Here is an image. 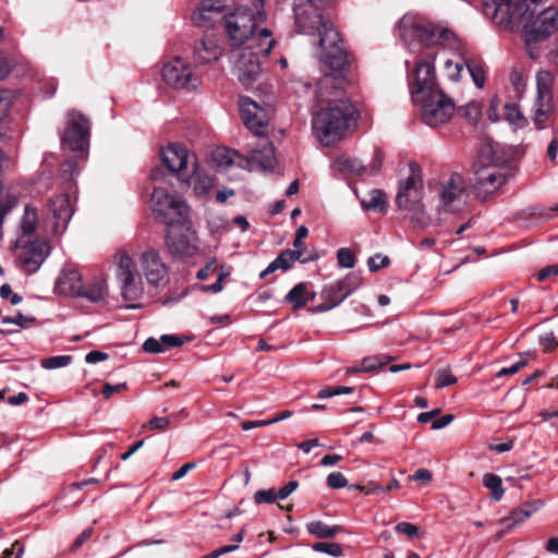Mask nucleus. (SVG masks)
<instances>
[{
    "label": "nucleus",
    "mask_w": 558,
    "mask_h": 558,
    "mask_svg": "<svg viewBox=\"0 0 558 558\" xmlns=\"http://www.w3.org/2000/svg\"><path fill=\"white\" fill-rule=\"evenodd\" d=\"M254 4L255 11L239 5L222 16L231 45L233 72L245 87L252 86L259 77L260 58L267 57L275 45L271 32L266 27L259 28L267 19L264 1L254 0Z\"/></svg>",
    "instance_id": "nucleus-1"
},
{
    "label": "nucleus",
    "mask_w": 558,
    "mask_h": 558,
    "mask_svg": "<svg viewBox=\"0 0 558 558\" xmlns=\"http://www.w3.org/2000/svg\"><path fill=\"white\" fill-rule=\"evenodd\" d=\"M547 0H493L485 4V14L505 29L520 28L526 53L541 56L539 44L558 31V9L545 7Z\"/></svg>",
    "instance_id": "nucleus-2"
},
{
    "label": "nucleus",
    "mask_w": 558,
    "mask_h": 558,
    "mask_svg": "<svg viewBox=\"0 0 558 558\" xmlns=\"http://www.w3.org/2000/svg\"><path fill=\"white\" fill-rule=\"evenodd\" d=\"M345 84L344 71L336 72L332 70H329V73L317 82L315 92L317 101L327 104L313 114L312 130L314 136L324 146L338 143L344 136L350 122L355 117L356 109L350 101L340 98H327L333 92L343 89Z\"/></svg>",
    "instance_id": "nucleus-3"
},
{
    "label": "nucleus",
    "mask_w": 558,
    "mask_h": 558,
    "mask_svg": "<svg viewBox=\"0 0 558 558\" xmlns=\"http://www.w3.org/2000/svg\"><path fill=\"white\" fill-rule=\"evenodd\" d=\"M294 25L300 34H319V45L323 49L320 59L328 70L345 71L348 57L341 47V38L332 24L324 22L319 8L313 0H294Z\"/></svg>",
    "instance_id": "nucleus-4"
},
{
    "label": "nucleus",
    "mask_w": 558,
    "mask_h": 558,
    "mask_svg": "<svg viewBox=\"0 0 558 558\" xmlns=\"http://www.w3.org/2000/svg\"><path fill=\"white\" fill-rule=\"evenodd\" d=\"M400 36L404 43L411 45L414 38H417L420 47L433 48L434 46H442L456 53V59L445 60L446 75L451 81H458L465 66L464 56L466 47L462 40L447 26L433 22H411L403 19L399 26Z\"/></svg>",
    "instance_id": "nucleus-5"
},
{
    "label": "nucleus",
    "mask_w": 558,
    "mask_h": 558,
    "mask_svg": "<svg viewBox=\"0 0 558 558\" xmlns=\"http://www.w3.org/2000/svg\"><path fill=\"white\" fill-rule=\"evenodd\" d=\"M422 199V172L416 163H410L408 175L399 182L396 204L399 209L409 213L410 220L414 226L421 229H425L433 225V219L426 213Z\"/></svg>",
    "instance_id": "nucleus-6"
},
{
    "label": "nucleus",
    "mask_w": 558,
    "mask_h": 558,
    "mask_svg": "<svg viewBox=\"0 0 558 558\" xmlns=\"http://www.w3.org/2000/svg\"><path fill=\"white\" fill-rule=\"evenodd\" d=\"M490 147L482 149L474 163L473 187L480 197H486L497 192L507 181L508 167L490 156Z\"/></svg>",
    "instance_id": "nucleus-7"
},
{
    "label": "nucleus",
    "mask_w": 558,
    "mask_h": 558,
    "mask_svg": "<svg viewBox=\"0 0 558 558\" xmlns=\"http://www.w3.org/2000/svg\"><path fill=\"white\" fill-rule=\"evenodd\" d=\"M117 266L116 277L121 291L122 299L129 304L126 308H138L136 302L144 294V283L141 272L137 270V264L125 251H119L114 255Z\"/></svg>",
    "instance_id": "nucleus-8"
},
{
    "label": "nucleus",
    "mask_w": 558,
    "mask_h": 558,
    "mask_svg": "<svg viewBox=\"0 0 558 558\" xmlns=\"http://www.w3.org/2000/svg\"><path fill=\"white\" fill-rule=\"evenodd\" d=\"M438 204L435 208L437 218L433 223L440 225L442 216L462 210L468 203L469 193L464 178L460 173H452L441 181L437 187Z\"/></svg>",
    "instance_id": "nucleus-9"
},
{
    "label": "nucleus",
    "mask_w": 558,
    "mask_h": 558,
    "mask_svg": "<svg viewBox=\"0 0 558 558\" xmlns=\"http://www.w3.org/2000/svg\"><path fill=\"white\" fill-rule=\"evenodd\" d=\"M412 52H418L422 58L415 62V66L410 78V94L412 100L420 99L423 96L430 95L434 92L440 90L436 82V74L434 69V56L430 52H424L427 49L424 46H418L417 38L409 45L404 43Z\"/></svg>",
    "instance_id": "nucleus-10"
},
{
    "label": "nucleus",
    "mask_w": 558,
    "mask_h": 558,
    "mask_svg": "<svg viewBox=\"0 0 558 558\" xmlns=\"http://www.w3.org/2000/svg\"><path fill=\"white\" fill-rule=\"evenodd\" d=\"M150 206L153 211L162 218L167 226L186 223L190 218V209L186 203L162 187L154 189Z\"/></svg>",
    "instance_id": "nucleus-11"
},
{
    "label": "nucleus",
    "mask_w": 558,
    "mask_h": 558,
    "mask_svg": "<svg viewBox=\"0 0 558 558\" xmlns=\"http://www.w3.org/2000/svg\"><path fill=\"white\" fill-rule=\"evenodd\" d=\"M412 101L421 106L422 120L430 128L449 122L456 112L454 102L441 89Z\"/></svg>",
    "instance_id": "nucleus-12"
},
{
    "label": "nucleus",
    "mask_w": 558,
    "mask_h": 558,
    "mask_svg": "<svg viewBox=\"0 0 558 558\" xmlns=\"http://www.w3.org/2000/svg\"><path fill=\"white\" fill-rule=\"evenodd\" d=\"M90 121L82 112L69 110L61 134L62 147L66 150L85 155L89 147Z\"/></svg>",
    "instance_id": "nucleus-13"
},
{
    "label": "nucleus",
    "mask_w": 558,
    "mask_h": 558,
    "mask_svg": "<svg viewBox=\"0 0 558 558\" xmlns=\"http://www.w3.org/2000/svg\"><path fill=\"white\" fill-rule=\"evenodd\" d=\"M160 156L162 165L183 182H189L196 170V157L181 145L170 144Z\"/></svg>",
    "instance_id": "nucleus-14"
},
{
    "label": "nucleus",
    "mask_w": 558,
    "mask_h": 558,
    "mask_svg": "<svg viewBox=\"0 0 558 558\" xmlns=\"http://www.w3.org/2000/svg\"><path fill=\"white\" fill-rule=\"evenodd\" d=\"M166 246L171 255L178 257H190L196 253L197 236L190 218L186 223L168 226Z\"/></svg>",
    "instance_id": "nucleus-15"
},
{
    "label": "nucleus",
    "mask_w": 558,
    "mask_h": 558,
    "mask_svg": "<svg viewBox=\"0 0 558 558\" xmlns=\"http://www.w3.org/2000/svg\"><path fill=\"white\" fill-rule=\"evenodd\" d=\"M74 214L71 196L61 193L51 197L47 205L46 228L53 235H61L68 229Z\"/></svg>",
    "instance_id": "nucleus-16"
},
{
    "label": "nucleus",
    "mask_w": 558,
    "mask_h": 558,
    "mask_svg": "<svg viewBox=\"0 0 558 558\" xmlns=\"http://www.w3.org/2000/svg\"><path fill=\"white\" fill-rule=\"evenodd\" d=\"M162 78L167 85L175 89L192 90L201 83L191 65L180 57L173 58L163 65Z\"/></svg>",
    "instance_id": "nucleus-17"
},
{
    "label": "nucleus",
    "mask_w": 558,
    "mask_h": 558,
    "mask_svg": "<svg viewBox=\"0 0 558 558\" xmlns=\"http://www.w3.org/2000/svg\"><path fill=\"white\" fill-rule=\"evenodd\" d=\"M20 267L28 275L35 274L50 254V245L46 240L26 242L24 238L16 241Z\"/></svg>",
    "instance_id": "nucleus-18"
},
{
    "label": "nucleus",
    "mask_w": 558,
    "mask_h": 558,
    "mask_svg": "<svg viewBox=\"0 0 558 558\" xmlns=\"http://www.w3.org/2000/svg\"><path fill=\"white\" fill-rule=\"evenodd\" d=\"M140 264L143 276L148 284L159 287L166 282L168 267L162 260L159 252L155 248H147L140 255Z\"/></svg>",
    "instance_id": "nucleus-19"
},
{
    "label": "nucleus",
    "mask_w": 558,
    "mask_h": 558,
    "mask_svg": "<svg viewBox=\"0 0 558 558\" xmlns=\"http://www.w3.org/2000/svg\"><path fill=\"white\" fill-rule=\"evenodd\" d=\"M240 167L248 171H270L276 166L275 148L268 140H263L257 148H250Z\"/></svg>",
    "instance_id": "nucleus-20"
},
{
    "label": "nucleus",
    "mask_w": 558,
    "mask_h": 558,
    "mask_svg": "<svg viewBox=\"0 0 558 558\" xmlns=\"http://www.w3.org/2000/svg\"><path fill=\"white\" fill-rule=\"evenodd\" d=\"M241 118L245 126L256 136H264L267 130L268 118L264 108L248 97L240 99Z\"/></svg>",
    "instance_id": "nucleus-21"
},
{
    "label": "nucleus",
    "mask_w": 558,
    "mask_h": 558,
    "mask_svg": "<svg viewBox=\"0 0 558 558\" xmlns=\"http://www.w3.org/2000/svg\"><path fill=\"white\" fill-rule=\"evenodd\" d=\"M360 279L354 274L329 284L323 290L324 299L331 302L328 308H332L343 302L359 286Z\"/></svg>",
    "instance_id": "nucleus-22"
},
{
    "label": "nucleus",
    "mask_w": 558,
    "mask_h": 558,
    "mask_svg": "<svg viewBox=\"0 0 558 558\" xmlns=\"http://www.w3.org/2000/svg\"><path fill=\"white\" fill-rule=\"evenodd\" d=\"M222 53V39L214 34L205 35L194 46V58L199 64L217 61Z\"/></svg>",
    "instance_id": "nucleus-23"
},
{
    "label": "nucleus",
    "mask_w": 558,
    "mask_h": 558,
    "mask_svg": "<svg viewBox=\"0 0 558 558\" xmlns=\"http://www.w3.org/2000/svg\"><path fill=\"white\" fill-rule=\"evenodd\" d=\"M83 280L81 274L75 269H64L59 275L56 289L60 294L81 296L83 294Z\"/></svg>",
    "instance_id": "nucleus-24"
},
{
    "label": "nucleus",
    "mask_w": 558,
    "mask_h": 558,
    "mask_svg": "<svg viewBox=\"0 0 558 558\" xmlns=\"http://www.w3.org/2000/svg\"><path fill=\"white\" fill-rule=\"evenodd\" d=\"M225 8V0H203L192 19L197 25H206L215 22L216 16L221 14Z\"/></svg>",
    "instance_id": "nucleus-25"
},
{
    "label": "nucleus",
    "mask_w": 558,
    "mask_h": 558,
    "mask_svg": "<svg viewBox=\"0 0 558 558\" xmlns=\"http://www.w3.org/2000/svg\"><path fill=\"white\" fill-rule=\"evenodd\" d=\"M317 258V255H306L304 256L303 252L291 251L290 248L282 251L272 262V266L276 270H288L291 268L293 263L300 260L303 264L308 262H313Z\"/></svg>",
    "instance_id": "nucleus-26"
},
{
    "label": "nucleus",
    "mask_w": 558,
    "mask_h": 558,
    "mask_svg": "<svg viewBox=\"0 0 558 558\" xmlns=\"http://www.w3.org/2000/svg\"><path fill=\"white\" fill-rule=\"evenodd\" d=\"M243 159L244 157L236 150L225 147L217 148L211 153L213 162L221 169H227L233 165H238L240 167V163H244Z\"/></svg>",
    "instance_id": "nucleus-27"
},
{
    "label": "nucleus",
    "mask_w": 558,
    "mask_h": 558,
    "mask_svg": "<svg viewBox=\"0 0 558 558\" xmlns=\"http://www.w3.org/2000/svg\"><path fill=\"white\" fill-rule=\"evenodd\" d=\"M558 214V204L551 205L548 208L541 207L537 205L529 206L520 213V218L529 219L532 218L537 222L548 221L554 219Z\"/></svg>",
    "instance_id": "nucleus-28"
},
{
    "label": "nucleus",
    "mask_w": 558,
    "mask_h": 558,
    "mask_svg": "<svg viewBox=\"0 0 558 558\" xmlns=\"http://www.w3.org/2000/svg\"><path fill=\"white\" fill-rule=\"evenodd\" d=\"M357 198L360 199L361 206L369 211V210H384L386 207L385 194L383 191L374 189L371 190L363 195H360L356 191H354Z\"/></svg>",
    "instance_id": "nucleus-29"
},
{
    "label": "nucleus",
    "mask_w": 558,
    "mask_h": 558,
    "mask_svg": "<svg viewBox=\"0 0 558 558\" xmlns=\"http://www.w3.org/2000/svg\"><path fill=\"white\" fill-rule=\"evenodd\" d=\"M553 96L550 97H542L537 96L533 106V120L538 129H544L545 122L553 111L551 104Z\"/></svg>",
    "instance_id": "nucleus-30"
},
{
    "label": "nucleus",
    "mask_w": 558,
    "mask_h": 558,
    "mask_svg": "<svg viewBox=\"0 0 558 558\" xmlns=\"http://www.w3.org/2000/svg\"><path fill=\"white\" fill-rule=\"evenodd\" d=\"M108 293L107 281L102 277L95 278L87 288L83 287V294L81 296L86 298L90 302H102Z\"/></svg>",
    "instance_id": "nucleus-31"
},
{
    "label": "nucleus",
    "mask_w": 558,
    "mask_h": 558,
    "mask_svg": "<svg viewBox=\"0 0 558 558\" xmlns=\"http://www.w3.org/2000/svg\"><path fill=\"white\" fill-rule=\"evenodd\" d=\"M306 531L317 538H333L342 531V527L340 525H328L317 520L308 522Z\"/></svg>",
    "instance_id": "nucleus-32"
},
{
    "label": "nucleus",
    "mask_w": 558,
    "mask_h": 558,
    "mask_svg": "<svg viewBox=\"0 0 558 558\" xmlns=\"http://www.w3.org/2000/svg\"><path fill=\"white\" fill-rule=\"evenodd\" d=\"M333 167L338 171L352 174H362L365 171V167L362 161L349 155H342L338 157L333 163Z\"/></svg>",
    "instance_id": "nucleus-33"
},
{
    "label": "nucleus",
    "mask_w": 558,
    "mask_h": 558,
    "mask_svg": "<svg viewBox=\"0 0 558 558\" xmlns=\"http://www.w3.org/2000/svg\"><path fill=\"white\" fill-rule=\"evenodd\" d=\"M483 484L490 492L492 499L498 501L502 498L505 489L502 487L500 476L493 473H486L483 476Z\"/></svg>",
    "instance_id": "nucleus-34"
},
{
    "label": "nucleus",
    "mask_w": 558,
    "mask_h": 558,
    "mask_svg": "<svg viewBox=\"0 0 558 558\" xmlns=\"http://www.w3.org/2000/svg\"><path fill=\"white\" fill-rule=\"evenodd\" d=\"M286 301L291 303L294 308H301L307 304L310 299L307 298V289L304 283H299L293 287L286 295Z\"/></svg>",
    "instance_id": "nucleus-35"
},
{
    "label": "nucleus",
    "mask_w": 558,
    "mask_h": 558,
    "mask_svg": "<svg viewBox=\"0 0 558 558\" xmlns=\"http://www.w3.org/2000/svg\"><path fill=\"white\" fill-rule=\"evenodd\" d=\"M554 84V75L547 70L538 71L536 74L537 96L550 97Z\"/></svg>",
    "instance_id": "nucleus-36"
},
{
    "label": "nucleus",
    "mask_w": 558,
    "mask_h": 558,
    "mask_svg": "<svg viewBox=\"0 0 558 558\" xmlns=\"http://www.w3.org/2000/svg\"><path fill=\"white\" fill-rule=\"evenodd\" d=\"M37 227V211L29 206L25 207L24 216L21 221L23 235L33 234Z\"/></svg>",
    "instance_id": "nucleus-37"
},
{
    "label": "nucleus",
    "mask_w": 558,
    "mask_h": 558,
    "mask_svg": "<svg viewBox=\"0 0 558 558\" xmlns=\"http://www.w3.org/2000/svg\"><path fill=\"white\" fill-rule=\"evenodd\" d=\"M400 487L399 482L396 478H392L388 486L384 487L383 485L377 484L376 482H368L365 485L356 486L357 489L362 490L366 495L377 494V493H387L392 489H398Z\"/></svg>",
    "instance_id": "nucleus-38"
},
{
    "label": "nucleus",
    "mask_w": 558,
    "mask_h": 558,
    "mask_svg": "<svg viewBox=\"0 0 558 558\" xmlns=\"http://www.w3.org/2000/svg\"><path fill=\"white\" fill-rule=\"evenodd\" d=\"M504 117L511 125L517 128L524 125L525 119L514 104H506L504 106Z\"/></svg>",
    "instance_id": "nucleus-39"
},
{
    "label": "nucleus",
    "mask_w": 558,
    "mask_h": 558,
    "mask_svg": "<svg viewBox=\"0 0 558 558\" xmlns=\"http://www.w3.org/2000/svg\"><path fill=\"white\" fill-rule=\"evenodd\" d=\"M392 357L388 355L369 356L362 360L359 369L362 372H373L386 365Z\"/></svg>",
    "instance_id": "nucleus-40"
},
{
    "label": "nucleus",
    "mask_w": 558,
    "mask_h": 558,
    "mask_svg": "<svg viewBox=\"0 0 558 558\" xmlns=\"http://www.w3.org/2000/svg\"><path fill=\"white\" fill-rule=\"evenodd\" d=\"M532 512L533 511L527 508L515 509L502 520V523L506 524L508 529H511L518 524L523 523L531 517Z\"/></svg>",
    "instance_id": "nucleus-41"
},
{
    "label": "nucleus",
    "mask_w": 558,
    "mask_h": 558,
    "mask_svg": "<svg viewBox=\"0 0 558 558\" xmlns=\"http://www.w3.org/2000/svg\"><path fill=\"white\" fill-rule=\"evenodd\" d=\"M457 377L452 374L449 367H442L435 373V386L436 388H446L457 383Z\"/></svg>",
    "instance_id": "nucleus-42"
},
{
    "label": "nucleus",
    "mask_w": 558,
    "mask_h": 558,
    "mask_svg": "<svg viewBox=\"0 0 558 558\" xmlns=\"http://www.w3.org/2000/svg\"><path fill=\"white\" fill-rule=\"evenodd\" d=\"M465 66L475 86L483 88L485 85L486 76L482 65L477 64L475 61H466Z\"/></svg>",
    "instance_id": "nucleus-43"
},
{
    "label": "nucleus",
    "mask_w": 558,
    "mask_h": 558,
    "mask_svg": "<svg viewBox=\"0 0 558 558\" xmlns=\"http://www.w3.org/2000/svg\"><path fill=\"white\" fill-rule=\"evenodd\" d=\"M313 550L316 553H323L331 557H341L343 555V548L340 544L335 542H319L313 545Z\"/></svg>",
    "instance_id": "nucleus-44"
},
{
    "label": "nucleus",
    "mask_w": 558,
    "mask_h": 558,
    "mask_svg": "<svg viewBox=\"0 0 558 558\" xmlns=\"http://www.w3.org/2000/svg\"><path fill=\"white\" fill-rule=\"evenodd\" d=\"M457 111L459 116L472 123H475L481 116V107L476 102L466 104L465 106L460 107Z\"/></svg>",
    "instance_id": "nucleus-45"
},
{
    "label": "nucleus",
    "mask_w": 558,
    "mask_h": 558,
    "mask_svg": "<svg viewBox=\"0 0 558 558\" xmlns=\"http://www.w3.org/2000/svg\"><path fill=\"white\" fill-rule=\"evenodd\" d=\"M213 186L214 180L211 177L198 174L194 182L193 190L197 196H204L211 190Z\"/></svg>",
    "instance_id": "nucleus-46"
},
{
    "label": "nucleus",
    "mask_w": 558,
    "mask_h": 558,
    "mask_svg": "<svg viewBox=\"0 0 558 558\" xmlns=\"http://www.w3.org/2000/svg\"><path fill=\"white\" fill-rule=\"evenodd\" d=\"M72 361L70 355H57L41 361V366L46 369H56L68 366Z\"/></svg>",
    "instance_id": "nucleus-47"
},
{
    "label": "nucleus",
    "mask_w": 558,
    "mask_h": 558,
    "mask_svg": "<svg viewBox=\"0 0 558 558\" xmlns=\"http://www.w3.org/2000/svg\"><path fill=\"white\" fill-rule=\"evenodd\" d=\"M338 264L343 268H353L355 257L351 250L342 247L337 252Z\"/></svg>",
    "instance_id": "nucleus-48"
},
{
    "label": "nucleus",
    "mask_w": 558,
    "mask_h": 558,
    "mask_svg": "<svg viewBox=\"0 0 558 558\" xmlns=\"http://www.w3.org/2000/svg\"><path fill=\"white\" fill-rule=\"evenodd\" d=\"M390 260L389 257L381 254H376L368 258L367 266L369 271L375 272L378 271L381 268H385L389 265Z\"/></svg>",
    "instance_id": "nucleus-49"
},
{
    "label": "nucleus",
    "mask_w": 558,
    "mask_h": 558,
    "mask_svg": "<svg viewBox=\"0 0 558 558\" xmlns=\"http://www.w3.org/2000/svg\"><path fill=\"white\" fill-rule=\"evenodd\" d=\"M35 322V317L33 316H25L21 313H19L16 316H3L1 318L2 324H15L20 326L21 328H27L29 323Z\"/></svg>",
    "instance_id": "nucleus-50"
},
{
    "label": "nucleus",
    "mask_w": 558,
    "mask_h": 558,
    "mask_svg": "<svg viewBox=\"0 0 558 558\" xmlns=\"http://www.w3.org/2000/svg\"><path fill=\"white\" fill-rule=\"evenodd\" d=\"M278 498L275 489H263L257 490L254 495V501L256 504H274Z\"/></svg>",
    "instance_id": "nucleus-51"
},
{
    "label": "nucleus",
    "mask_w": 558,
    "mask_h": 558,
    "mask_svg": "<svg viewBox=\"0 0 558 558\" xmlns=\"http://www.w3.org/2000/svg\"><path fill=\"white\" fill-rule=\"evenodd\" d=\"M327 485L332 489L343 488L348 485V480L340 472H332L327 476Z\"/></svg>",
    "instance_id": "nucleus-52"
},
{
    "label": "nucleus",
    "mask_w": 558,
    "mask_h": 558,
    "mask_svg": "<svg viewBox=\"0 0 558 558\" xmlns=\"http://www.w3.org/2000/svg\"><path fill=\"white\" fill-rule=\"evenodd\" d=\"M77 174L76 163L73 160H68L62 166V178L64 182L69 183L75 178Z\"/></svg>",
    "instance_id": "nucleus-53"
},
{
    "label": "nucleus",
    "mask_w": 558,
    "mask_h": 558,
    "mask_svg": "<svg viewBox=\"0 0 558 558\" xmlns=\"http://www.w3.org/2000/svg\"><path fill=\"white\" fill-rule=\"evenodd\" d=\"M160 343L163 348V351L169 348H175L183 344V340L173 335H162L160 338Z\"/></svg>",
    "instance_id": "nucleus-54"
},
{
    "label": "nucleus",
    "mask_w": 558,
    "mask_h": 558,
    "mask_svg": "<svg viewBox=\"0 0 558 558\" xmlns=\"http://www.w3.org/2000/svg\"><path fill=\"white\" fill-rule=\"evenodd\" d=\"M143 349L145 352L154 354L163 352L160 340L153 337L145 340Z\"/></svg>",
    "instance_id": "nucleus-55"
},
{
    "label": "nucleus",
    "mask_w": 558,
    "mask_h": 558,
    "mask_svg": "<svg viewBox=\"0 0 558 558\" xmlns=\"http://www.w3.org/2000/svg\"><path fill=\"white\" fill-rule=\"evenodd\" d=\"M170 420L168 417L155 416L153 417L145 427L149 429L165 430L169 427Z\"/></svg>",
    "instance_id": "nucleus-56"
},
{
    "label": "nucleus",
    "mask_w": 558,
    "mask_h": 558,
    "mask_svg": "<svg viewBox=\"0 0 558 558\" xmlns=\"http://www.w3.org/2000/svg\"><path fill=\"white\" fill-rule=\"evenodd\" d=\"M396 531L409 537H414L418 533V527L409 522H400L396 525Z\"/></svg>",
    "instance_id": "nucleus-57"
},
{
    "label": "nucleus",
    "mask_w": 558,
    "mask_h": 558,
    "mask_svg": "<svg viewBox=\"0 0 558 558\" xmlns=\"http://www.w3.org/2000/svg\"><path fill=\"white\" fill-rule=\"evenodd\" d=\"M308 230L306 227L301 226L296 229L295 239L293 241L294 248L292 251L303 252V240L306 238Z\"/></svg>",
    "instance_id": "nucleus-58"
},
{
    "label": "nucleus",
    "mask_w": 558,
    "mask_h": 558,
    "mask_svg": "<svg viewBox=\"0 0 558 558\" xmlns=\"http://www.w3.org/2000/svg\"><path fill=\"white\" fill-rule=\"evenodd\" d=\"M11 107V98L8 92L0 90V121L4 119Z\"/></svg>",
    "instance_id": "nucleus-59"
},
{
    "label": "nucleus",
    "mask_w": 558,
    "mask_h": 558,
    "mask_svg": "<svg viewBox=\"0 0 558 558\" xmlns=\"http://www.w3.org/2000/svg\"><path fill=\"white\" fill-rule=\"evenodd\" d=\"M217 269V260L216 258L210 259L205 267L199 269L196 274L197 279L204 280L206 279L210 274L215 272Z\"/></svg>",
    "instance_id": "nucleus-60"
},
{
    "label": "nucleus",
    "mask_w": 558,
    "mask_h": 558,
    "mask_svg": "<svg viewBox=\"0 0 558 558\" xmlns=\"http://www.w3.org/2000/svg\"><path fill=\"white\" fill-rule=\"evenodd\" d=\"M526 365V361L520 360L519 362L512 364L509 367H504L497 373V377H502L506 375H514L517 374L521 368H523Z\"/></svg>",
    "instance_id": "nucleus-61"
},
{
    "label": "nucleus",
    "mask_w": 558,
    "mask_h": 558,
    "mask_svg": "<svg viewBox=\"0 0 558 558\" xmlns=\"http://www.w3.org/2000/svg\"><path fill=\"white\" fill-rule=\"evenodd\" d=\"M298 486L299 483L296 481H290L277 492L278 498L286 499L298 488Z\"/></svg>",
    "instance_id": "nucleus-62"
},
{
    "label": "nucleus",
    "mask_w": 558,
    "mask_h": 558,
    "mask_svg": "<svg viewBox=\"0 0 558 558\" xmlns=\"http://www.w3.org/2000/svg\"><path fill=\"white\" fill-rule=\"evenodd\" d=\"M550 276H558V265L546 266L537 272V279L539 281H545Z\"/></svg>",
    "instance_id": "nucleus-63"
},
{
    "label": "nucleus",
    "mask_w": 558,
    "mask_h": 558,
    "mask_svg": "<svg viewBox=\"0 0 558 558\" xmlns=\"http://www.w3.org/2000/svg\"><path fill=\"white\" fill-rule=\"evenodd\" d=\"M126 389V384L121 383L117 385L106 384L102 393L105 398L109 399L113 393L121 392Z\"/></svg>",
    "instance_id": "nucleus-64"
}]
</instances>
